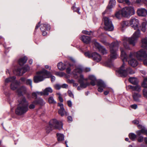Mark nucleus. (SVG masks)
<instances>
[{
  "label": "nucleus",
  "mask_w": 147,
  "mask_h": 147,
  "mask_svg": "<svg viewBox=\"0 0 147 147\" xmlns=\"http://www.w3.org/2000/svg\"><path fill=\"white\" fill-rule=\"evenodd\" d=\"M84 71L86 72H88L90 71V69L89 68H86L84 69Z\"/></svg>",
  "instance_id": "60"
},
{
  "label": "nucleus",
  "mask_w": 147,
  "mask_h": 147,
  "mask_svg": "<svg viewBox=\"0 0 147 147\" xmlns=\"http://www.w3.org/2000/svg\"><path fill=\"white\" fill-rule=\"evenodd\" d=\"M81 39L83 42L86 44L89 43L90 40V37L84 35H83L82 36Z\"/></svg>",
  "instance_id": "23"
},
{
  "label": "nucleus",
  "mask_w": 147,
  "mask_h": 147,
  "mask_svg": "<svg viewBox=\"0 0 147 147\" xmlns=\"http://www.w3.org/2000/svg\"><path fill=\"white\" fill-rule=\"evenodd\" d=\"M132 123L134 124L137 125L139 124V121L137 120H134L133 121Z\"/></svg>",
  "instance_id": "58"
},
{
  "label": "nucleus",
  "mask_w": 147,
  "mask_h": 147,
  "mask_svg": "<svg viewBox=\"0 0 147 147\" xmlns=\"http://www.w3.org/2000/svg\"><path fill=\"white\" fill-rule=\"evenodd\" d=\"M141 130L142 134H146L147 136V129L145 128H143Z\"/></svg>",
  "instance_id": "43"
},
{
  "label": "nucleus",
  "mask_w": 147,
  "mask_h": 147,
  "mask_svg": "<svg viewBox=\"0 0 147 147\" xmlns=\"http://www.w3.org/2000/svg\"><path fill=\"white\" fill-rule=\"evenodd\" d=\"M58 113L61 116H63L65 114L66 115H68V113L65 111L64 108L60 109L58 111Z\"/></svg>",
  "instance_id": "27"
},
{
  "label": "nucleus",
  "mask_w": 147,
  "mask_h": 147,
  "mask_svg": "<svg viewBox=\"0 0 147 147\" xmlns=\"http://www.w3.org/2000/svg\"><path fill=\"white\" fill-rule=\"evenodd\" d=\"M37 76L34 77V81L35 83H37L43 81L46 78L51 77L52 82L55 81V78L54 76H52L51 73L45 69H43L41 71L37 73Z\"/></svg>",
  "instance_id": "4"
},
{
  "label": "nucleus",
  "mask_w": 147,
  "mask_h": 147,
  "mask_svg": "<svg viewBox=\"0 0 147 147\" xmlns=\"http://www.w3.org/2000/svg\"><path fill=\"white\" fill-rule=\"evenodd\" d=\"M26 79L25 78H22L20 79L21 81L23 83H25Z\"/></svg>",
  "instance_id": "59"
},
{
  "label": "nucleus",
  "mask_w": 147,
  "mask_h": 147,
  "mask_svg": "<svg viewBox=\"0 0 147 147\" xmlns=\"http://www.w3.org/2000/svg\"><path fill=\"white\" fill-rule=\"evenodd\" d=\"M48 101L50 104H55L56 103V101L54 100L53 97L52 96L49 97L48 99Z\"/></svg>",
  "instance_id": "34"
},
{
  "label": "nucleus",
  "mask_w": 147,
  "mask_h": 147,
  "mask_svg": "<svg viewBox=\"0 0 147 147\" xmlns=\"http://www.w3.org/2000/svg\"><path fill=\"white\" fill-rule=\"evenodd\" d=\"M136 30V31L133 34L131 37H124L123 39V45L126 49H130L129 45L127 43V42H129V44L132 45L133 46H134L138 38L140 36V32L139 28Z\"/></svg>",
  "instance_id": "2"
},
{
  "label": "nucleus",
  "mask_w": 147,
  "mask_h": 147,
  "mask_svg": "<svg viewBox=\"0 0 147 147\" xmlns=\"http://www.w3.org/2000/svg\"><path fill=\"white\" fill-rule=\"evenodd\" d=\"M92 58L94 60L97 62L100 61L101 60V55L96 52L92 54Z\"/></svg>",
  "instance_id": "17"
},
{
  "label": "nucleus",
  "mask_w": 147,
  "mask_h": 147,
  "mask_svg": "<svg viewBox=\"0 0 147 147\" xmlns=\"http://www.w3.org/2000/svg\"><path fill=\"white\" fill-rule=\"evenodd\" d=\"M105 28L109 31H112L114 29V27L111 20L107 17H104Z\"/></svg>",
  "instance_id": "10"
},
{
  "label": "nucleus",
  "mask_w": 147,
  "mask_h": 147,
  "mask_svg": "<svg viewBox=\"0 0 147 147\" xmlns=\"http://www.w3.org/2000/svg\"><path fill=\"white\" fill-rule=\"evenodd\" d=\"M27 60V58L26 57L21 58L19 60V63L20 65L22 66L26 62Z\"/></svg>",
  "instance_id": "24"
},
{
  "label": "nucleus",
  "mask_w": 147,
  "mask_h": 147,
  "mask_svg": "<svg viewBox=\"0 0 147 147\" xmlns=\"http://www.w3.org/2000/svg\"><path fill=\"white\" fill-rule=\"evenodd\" d=\"M121 43L120 41H116L109 44L110 49V60H114L117 58L118 55L117 53L119 44Z\"/></svg>",
  "instance_id": "5"
},
{
  "label": "nucleus",
  "mask_w": 147,
  "mask_h": 147,
  "mask_svg": "<svg viewBox=\"0 0 147 147\" xmlns=\"http://www.w3.org/2000/svg\"><path fill=\"white\" fill-rule=\"evenodd\" d=\"M115 16L118 19H120L122 16L121 11H119L116 12Z\"/></svg>",
  "instance_id": "36"
},
{
  "label": "nucleus",
  "mask_w": 147,
  "mask_h": 147,
  "mask_svg": "<svg viewBox=\"0 0 147 147\" xmlns=\"http://www.w3.org/2000/svg\"><path fill=\"white\" fill-rule=\"evenodd\" d=\"M141 89L140 86L138 85H137L135 86L134 89V90H135L138 92L140 91Z\"/></svg>",
  "instance_id": "39"
},
{
  "label": "nucleus",
  "mask_w": 147,
  "mask_h": 147,
  "mask_svg": "<svg viewBox=\"0 0 147 147\" xmlns=\"http://www.w3.org/2000/svg\"><path fill=\"white\" fill-rule=\"evenodd\" d=\"M27 88L24 86H22L17 90V92L19 96H21L26 93Z\"/></svg>",
  "instance_id": "15"
},
{
  "label": "nucleus",
  "mask_w": 147,
  "mask_h": 147,
  "mask_svg": "<svg viewBox=\"0 0 147 147\" xmlns=\"http://www.w3.org/2000/svg\"><path fill=\"white\" fill-rule=\"evenodd\" d=\"M129 82L133 84H137L138 83V79L135 77H130L129 79Z\"/></svg>",
  "instance_id": "25"
},
{
  "label": "nucleus",
  "mask_w": 147,
  "mask_h": 147,
  "mask_svg": "<svg viewBox=\"0 0 147 147\" xmlns=\"http://www.w3.org/2000/svg\"><path fill=\"white\" fill-rule=\"evenodd\" d=\"M121 13L122 16L129 18L131 15H134L135 11L134 8L131 6L125 7L122 9Z\"/></svg>",
  "instance_id": "8"
},
{
  "label": "nucleus",
  "mask_w": 147,
  "mask_h": 147,
  "mask_svg": "<svg viewBox=\"0 0 147 147\" xmlns=\"http://www.w3.org/2000/svg\"><path fill=\"white\" fill-rule=\"evenodd\" d=\"M142 60L143 61V63L146 66H147V57L143 59Z\"/></svg>",
  "instance_id": "50"
},
{
  "label": "nucleus",
  "mask_w": 147,
  "mask_h": 147,
  "mask_svg": "<svg viewBox=\"0 0 147 147\" xmlns=\"http://www.w3.org/2000/svg\"><path fill=\"white\" fill-rule=\"evenodd\" d=\"M143 94L144 96L147 98V89H144L143 90Z\"/></svg>",
  "instance_id": "42"
},
{
  "label": "nucleus",
  "mask_w": 147,
  "mask_h": 147,
  "mask_svg": "<svg viewBox=\"0 0 147 147\" xmlns=\"http://www.w3.org/2000/svg\"><path fill=\"white\" fill-rule=\"evenodd\" d=\"M55 74L60 77H62L65 75V74L63 72H58L55 73Z\"/></svg>",
  "instance_id": "41"
},
{
  "label": "nucleus",
  "mask_w": 147,
  "mask_h": 147,
  "mask_svg": "<svg viewBox=\"0 0 147 147\" xmlns=\"http://www.w3.org/2000/svg\"><path fill=\"white\" fill-rule=\"evenodd\" d=\"M84 55L86 57L89 58L92 57V54H91L89 52L85 53Z\"/></svg>",
  "instance_id": "46"
},
{
  "label": "nucleus",
  "mask_w": 147,
  "mask_h": 147,
  "mask_svg": "<svg viewBox=\"0 0 147 147\" xmlns=\"http://www.w3.org/2000/svg\"><path fill=\"white\" fill-rule=\"evenodd\" d=\"M51 27L48 24H43L40 28V29L42 31V34L44 36H46L47 34V32L44 31V29L45 30H49Z\"/></svg>",
  "instance_id": "13"
},
{
  "label": "nucleus",
  "mask_w": 147,
  "mask_h": 147,
  "mask_svg": "<svg viewBox=\"0 0 147 147\" xmlns=\"http://www.w3.org/2000/svg\"><path fill=\"white\" fill-rule=\"evenodd\" d=\"M146 24L147 23L146 22H143L142 24V25L141 26V30L143 32H145L146 31Z\"/></svg>",
  "instance_id": "33"
},
{
  "label": "nucleus",
  "mask_w": 147,
  "mask_h": 147,
  "mask_svg": "<svg viewBox=\"0 0 147 147\" xmlns=\"http://www.w3.org/2000/svg\"><path fill=\"white\" fill-rule=\"evenodd\" d=\"M73 8L74 11L77 12L79 14H80V13L79 12L80 9L79 7H76L73 6Z\"/></svg>",
  "instance_id": "45"
},
{
  "label": "nucleus",
  "mask_w": 147,
  "mask_h": 147,
  "mask_svg": "<svg viewBox=\"0 0 147 147\" xmlns=\"http://www.w3.org/2000/svg\"><path fill=\"white\" fill-rule=\"evenodd\" d=\"M89 79L91 80L90 84L94 86L96 84V82H97V85L98 87V90L100 92H102L103 89L106 87V85L104 82L101 80H96L95 77L93 75H90L88 77Z\"/></svg>",
  "instance_id": "7"
},
{
  "label": "nucleus",
  "mask_w": 147,
  "mask_h": 147,
  "mask_svg": "<svg viewBox=\"0 0 147 147\" xmlns=\"http://www.w3.org/2000/svg\"><path fill=\"white\" fill-rule=\"evenodd\" d=\"M130 26L134 30H138L139 27V20L134 17H132L129 21Z\"/></svg>",
  "instance_id": "9"
},
{
  "label": "nucleus",
  "mask_w": 147,
  "mask_h": 147,
  "mask_svg": "<svg viewBox=\"0 0 147 147\" xmlns=\"http://www.w3.org/2000/svg\"><path fill=\"white\" fill-rule=\"evenodd\" d=\"M58 105L60 107V109L63 108V105L62 103H58Z\"/></svg>",
  "instance_id": "61"
},
{
  "label": "nucleus",
  "mask_w": 147,
  "mask_h": 147,
  "mask_svg": "<svg viewBox=\"0 0 147 147\" xmlns=\"http://www.w3.org/2000/svg\"><path fill=\"white\" fill-rule=\"evenodd\" d=\"M67 87L68 85L65 84H64L61 85V88H67Z\"/></svg>",
  "instance_id": "55"
},
{
  "label": "nucleus",
  "mask_w": 147,
  "mask_h": 147,
  "mask_svg": "<svg viewBox=\"0 0 147 147\" xmlns=\"http://www.w3.org/2000/svg\"><path fill=\"white\" fill-rule=\"evenodd\" d=\"M82 33L90 35L92 32L91 31L89 32L87 30H83L82 31Z\"/></svg>",
  "instance_id": "47"
},
{
  "label": "nucleus",
  "mask_w": 147,
  "mask_h": 147,
  "mask_svg": "<svg viewBox=\"0 0 147 147\" xmlns=\"http://www.w3.org/2000/svg\"><path fill=\"white\" fill-rule=\"evenodd\" d=\"M34 105H35L33 103V102L32 103V104H30L29 106V108L30 109H33L35 107Z\"/></svg>",
  "instance_id": "53"
},
{
  "label": "nucleus",
  "mask_w": 147,
  "mask_h": 147,
  "mask_svg": "<svg viewBox=\"0 0 147 147\" xmlns=\"http://www.w3.org/2000/svg\"><path fill=\"white\" fill-rule=\"evenodd\" d=\"M68 95L70 97L74 98V96L73 94L70 90H68L67 92Z\"/></svg>",
  "instance_id": "48"
},
{
  "label": "nucleus",
  "mask_w": 147,
  "mask_h": 147,
  "mask_svg": "<svg viewBox=\"0 0 147 147\" xmlns=\"http://www.w3.org/2000/svg\"><path fill=\"white\" fill-rule=\"evenodd\" d=\"M129 137L133 141H134L136 137V135L134 133H130L129 134Z\"/></svg>",
  "instance_id": "37"
},
{
  "label": "nucleus",
  "mask_w": 147,
  "mask_h": 147,
  "mask_svg": "<svg viewBox=\"0 0 147 147\" xmlns=\"http://www.w3.org/2000/svg\"><path fill=\"white\" fill-rule=\"evenodd\" d=\"M55 88L56 90H59L61 88V85L59 84H56L54 85Z\"/></svg>",
  "instance_id": "44"
},
{
  "label": "nucleus",
  "mask_w": 147,
  "mask_h": 147,
  "mask_svg": "<svg viewBox=\"0 0 147 147\" xmlns=\"http://www.w3.org/2000/svg\"><path fill=\"white\" fill-rule=\"evenodd\" d=\"M58 98H59V100L61 102H63V99L62 98L61 96H58Z\"/></svg>",
  "instance_id": "64"
},
{
  "label": "nucleus",
  "mask_w": 147,
  "mask_h": 147,
  "mask_svg": "<svg viewBox=\"0 0 147 147\" xmlns=\"http://www.w3.org/2000/svg\"><path fill=\"white\" fill-rule=\"evenodd\" d=\"M82 71V69L81 67L77 68L74 69L73 71V74L74 75H77V74L81 73Z\"/></svg>",
  "instance_id": "32"
},
{
  "label": "nucleus",
  "mask_w": 147,
  "mask_h": 147,
  "mask_svg": "<svg viewBox=\"0 0 147 147\" xmlns=\"http://www.w3.org/2000/svg\"><path fill=\"white\" fill-rule=\"evenodd\" d=\"M30 69V68L28 65H25L23 68L18 67L14 71V73L18 76H21Z\"/></svg>",
  "instance_id": "11"
},
{
  "label": "nucleus",
  "mask_w": 147,
  "mask_h": 147,
  "mask_svg": "<svg viewBox=\"0 0 147 147\" xmlns=\"http://www.w3.org/2000/svg\"><path fill=\"white\" fill-rule=\"evenodd\" d=\"M142 86L145 88H147V77L144 78L143 82L142 84Z\"/></svg>",
  "instance_id": "35"
},
{
  "label": "nucleus",
  "mask_w": 147,
  "mask_h": 147,
  "mask_svg": "<svg viewBox=\"0 0 147 147\" xmlns=\"http://www.w3.org/2000/svg\"><path fill=\"white\" fill-rule=\"evenodd\" d=\"M18 104L16 109L15 113L18 115L26 113L28 110V103L24 97H22L18 100Z\"/></svg>",
  "instance_id": "3"
},
{
  "label": "nucleus",
  "mask_w": 147,
  "mask_h": 147,
  "mask_svg": "<svg viewBox=\"0 0 147 147\" xmlns=\"http://www.w3.org/2000/svg\"><path fill=\"white\" fill-rule=\"evenodd\" d=\"M118 2L120 3H123V2L125 3L128 5L130 4V2L129 0H117Z\"/></svg>",
  "instance_id": "40"
},
{
  "label": "nucleus",
  "mask_w": 147,
  "mask_h": 147,
  "mask_svg": "<svg viewBox=\"0 0 147 147\" xmlns=\"http://www.w3.org/2000/svg\"><path fill=\"white\" fill-rule=\"evenodd\" d=\"M121 52V56L123 63L121 66L116 71L118 73L120 76L123 77H126L129 74H132L135 73L130 68H126V65L124 61H127L128 59V64L133 67H136L138 63L136 59L134 58L136 57L140 61H142L143 59L147 57V53L146 51L141 49L137 52H131L129 56H127L123 49L120 48Z\"/></svg>",
  "instance_id": "1"
},
{
  "label": "nucleus",
  "mask_w": 147,
  "mask_h": 147,
  "mask_svg": "<svg viewBox=\"0 0 147 147\" xmlns=\"http://www.w3.org/2000/svg\"><path fill=\"white\" fill-rule=\"evenodd\" d=\"M71 69L70 67L67 68L66 69V72L67 74H69L70 73Z\"/></svg>",
  "instance_id": "63"
},
{
  "label": "nucleus",
  "mask_w": 147,
  "mask_h": 147,
  "mask_svg": "<svg viewBox=\"0 0 147 147\" xmlns=\"http://www.w3.org/2000/svg\"><path fill=\"white\" fill-rule=\"evenodd\" d=\"M133 97L134 100L137 102H140L139 98H141V95L138 93L135 92L133 94Z\"/></svg>",
  "instance_id": "22"
},
{
  "label": "nucleus",
  "mask_w": 147,
  "mask_h": 147,
  "mask_svg": "<svg viewBox=\"0 0 147 147\" xmlns=\"http://www.w3.org/2000/svg\"><path fill=\"white\" fill-rule=\"evenodd\" d=\"M44 92L45 95H48L49 93H51L53 92V90L51 87H49L44 89Z\"/></svg>",
  "instance_id": "26"
},
{
  "label": "nucleus",
  "mask_w": 147,
  "mask_h": 147,
  "mask_svg": "<svg viewBox=\"0 0 147 147\" xmlns=\"http://www.w3.org/2000/svg\"><path fill=\"white\" fill-rule=\"evenodd\" d=\"M65 62V64L61 62H60L58 63L57 67L59 69L61 70H64L66 68L65 65H67L68 64L70 67H71L72 66V65L69 63H67V62Z\"/></svg>",
  "instance_id": "19"
},
{
  "label": "nucleus",
  "mask_w": 147,
  "mask_h": 147,
  "mask_svg": "<svg viewBox=\"0 0 147 147\" xmlns=\"http://www.w3.org/2000/svg\"><path fill=\"white\" fill-rule=\"evenodd\" d=\"M62 127L63 124L61 122H59L56 119H53L50 121L49 126L46 127V132L49 133L53 129L60 130Z\"/></svg>",
  "instance_id": "6"
},
{
  "label": "nucleus",
  "mask_w": 147,
  "mask_h": 147,
  "mask_svg": "<svg viewBox=\"0 0 147 147\" xmlns=\"http://www.w3.org/2000/svg\"><path fill=\"white\" fill-rule=\"evenodd\" d=\"M37 94L39 96H42V95H45L44 94V90L43 91V92H37Z\"/></svg>",
  "instance_id": "49"
},
{
  "label": "nucleus",
  "mask_w": 147,
  "mask_h": 147,
  "mask_svg": "<svg viewBox=\"0 0 147 147\" xmlns=\"http://www.w3.org/2000/svg\"><path fill=\"white\" fill-rule=\"evenodd\" d=\"M32 81L31 80L28 79H26V82L25 84H26L27 85H29L31 88H32Z\"/></svg>",
  "instance_id": "38"
},
{
  "label": "nucleus",
  "mask_w": 147,
  "mask_h": 147,
  "mask_svg": "<svg viewBox=\"0 0 147 147\" xmlns=\"http://www.w3.org/2000/svg\"><path fill=\"white\" fill-rule=\"evenodd\" d=\"M20 84L19 82L16 80L15 79L14 80V82L11 83L10 87L11 90H14L18 89Z\"/></svg>",
  "instance_id": "20"
},
{
  "label": "nucleus",
  "mask_w": 147,
  "mask_h": 147,
  "mask_svg": "<svg viewBox=\"0 0 147 147\" xmlns=\"http://www.w3.org/2000/svg\"><path fill=\"white\" fill-rule=\"evenodd\" d=\"M131 108L134 109H136L137 108V105L136 104L132 105L131 106Z\"/></svg>",
  "instance_id": "56"
},
{
  "label": "nucleus",
  "mask_w": 147,
  "mask_h": 147,
  "mask_svg": "<svg viewBox=\"0 0 147 147\" xmlns=\"http://www.w3.org/2000/svg\"><path fill=\"white\" fill-rule=\"evenodd\" d=\"M137 13L139 16H145L147 14V11L144 8L139 9L137 10Z\"/></svg>",
  "instance_id": "18"
},
{
  "label": "nucleus",
  "mask_w": 147,
  "mask_h": 147,
  "mask_svg": "<svg viewBox=\"0 0 147 147\" xmlns=\"http://www.w3.org/2000/svg\"><path fill=\"white\" fill-rule=\"evenodd\" d=\"M95 46L98 49L99 51L102 54L105 55L107 53V51L103 46H101L98 43L95 42L94 43Z\"/></svg>",
  "instance_id": "12"
},
{
  "label": "nucleus",
  "mask_w": 147,
  "mask_h": 147,
  "mask_svg": "<svg viewBox=\"0 0 147 147\" xmlns=\"http://www.w3.org/2000/svg\"><path fill=\"white\" fill-rule=\"evenodd\" d=\"M84 80L83 76L82 74L80 75L78 82L80 84V86L81 88H86L89 85V84L88 83H84L83 82Z\"/></svg>",
  "instance_id": "14"
},
{
  "label": "nucleus",
  "mask_w": 147,
  "mask_h": 147,
  "mask_svg": "<svg viewBox=\"0 0 147 147\" xmlns=\"http://www.w3.org/2000/svg\"><path fill=\"white\" fill-rule=\"evenodd\" d=\"M129 24L128 21H124L121 23V29L123 30V29L127 26Z\"/></svg>",
  "instance_id": "28"
},
{
  "label": "nucleus",
  "mask_w": 147,
  "mask_h": 147,
  "mask_svg": "<svg viewBox=\"0 0 147 147\" xmlns=\"http://www.w3.org/2000/svg\"><path fill=\"white\" fill-rule=\"evenodd\" d=\"M33 103L35 105L39 104L40 105H43L45 103L43 99L41 98L34 101Z\"/></svg>",
  "instance_id": "29"
},
{
  "label": "nucleus",
  "mask_w": 147,
  "mask_h": 147,
  "mask_svg": "<svg viewBox=\"0 0 147 147\" xmlns=\"http://www.w3.org/2000/svg\"><path fill=\"white\" fill-rule=\"evenodd\" d=\"M38 95L37 92H33L32 93V96L36 98H37V96Z\"/></svg>",
  "instance_id": "51"
},
{
  "label": "nucleus",
  "mask_w": 147,
  "mask_h": 147,
  "mask_svg": "<svg viewBox=\"0 0 147 147\" xmlns=\"http://www.w3.org/2000/svg\"><path fill=\"white\" fill-rule=\"evenodd\" d=\"M67 104L68 106L69 107L72 106V102L71 100H68L67 101Z\"/></svg>",
  "instance_id": "57"
},
{
  "label": "nucleus",
  "mask_w": 147,
  "mask_h": 147,
  "mask_svg": "<svg viewBox=\"0 0 147 147\" xmlns=\"http://www.w3.org/2000/svg\"><path fill=\"white\" fill-rule=\"evenodd\" d=\"M144 140L143 137L142 136H140L138 138V141L139 142H142Z\"/></svg>",
  "instance_id": "54"
},
{
  "label": "nucleus",
  "mask_w": 147,
  "mask_h": 147,
  "mask_svg": "<svg viewBox=\"0 0 147 147\" xmlns=\"http://www.w3.org/2000/svg\"><path fill=\"white\" fill-rule=\"evenodd\" d=\"M57 136L58 141H61L64 140V136L63 134L57 133Z\"/></svg>",
  "instance_id": "31"
},
{
  "label": "nucleus",
  "mask_w": 147,
  "mask_h": 147,
  "mask_svg": "<svg viewBox=\"0 0 147 147\" xmlns=\"http://www.w3.org/2000/svg\"><path fill=\"white\" fill-rule=\"evenodd\" d=\"M146 0H136V2L138 3H145Z\"/></svg>",
  "instance_id": "52"
},
{
  "label": "nucleus",
  "mask_w": 147,
  "mask_h": 147,
  "mask_svg": "<svg viewBox=\"0 0 147 147\" xmlns=\"http://www.w3.org/2000/svg\"><path fill=\"white\" fill-rule=\"evenodd\" d=\"M116 1L115 0H110L109 4L108 6L107 9L103 13V14H105L108 10L112 8L115 5Z\"/></svg>",
  "instance_id": "16"
},
{
  "label": "nucleus",
  "mask_w": 147,
  "mask_h": 147,
  "mask_svg": "<svg viewBox=\"0 0 147 147\" xmlns=\"http://www.w3.org/2000/svg\"><path fill=\"white\" fill-rule=\"evenodd\" d=\"M16 77L15 76H13L11 77H9L6 78L5 80V83L6 84L9 82H11L12 83L13 82H14V80L16 79Z\"/></svg>",
  "instance_id": "30"
},
{
  "label": "nucleus",
  "mask_w": 147,
  "mask_h": 147,
  "mask_svg": "<svg viewBox=\"0 0 147 147\" xmlns=\"http://www.w3.org/2000/svg\"><path fill=\"white\" fill-rule=\"evenodd\" d=\"M136 133L137 134V135L138 136H140L142 132L141 130H139L138 131H136Z\"/></svg>",
  "instance_id": "62"
},
{
  "label": "nucleus",
  "mask_w": 147,
  "mask_h": 147,
  "mask_svg": "<svg viewBox=\"0 0 147 147\" xmlns=\"http://www.w3.org/2000/svg\"><path fill=\"white\" fill-rule=\"evenodd\" d=\"M141 47L145 49L143 50L146 51L147 53V37H146L142 40Z\"/></svg>",
  "instance_id": "21"
}]
</instances>
